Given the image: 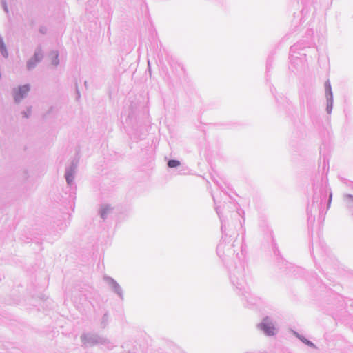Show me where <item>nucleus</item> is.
<instances>
[{
    "label": "nucleus",
    "instance_id": "obj_5",
    "mask_svg": "<svg viewBox=\"0 0 353 353\" xmlns=\"http://www.w3.org/2000/svg\"><path fill=\"white\" fill-rule=\"evenodd\" d=\"M28 90H29V87L27 85H23V92H25L26 91H28Z\"/></svg>",
    "mask_w": 353,
    "mask_h": 353
},
{
    "label": "nucleus",
    "instance_id": "obj_2",
    "mask_svg": "<svg viewBox=\"0 0 353 353\" xmlns=\"http://www.w3.org/2000/svg\"><path fill=\"white\" fill-rule=\"evenodd\" d=\"M14 101L17 103H19L21 99L22 98V90L21 88H19L14 92Z\"/></svg>",
    "mask_w": 353,
    "mask_h": 353
},
{
    "label": "nucleus",
    "instance_id": "obj_4",
    "mask_svg": "<svg viewBox=\"0 0 353 353\" xmlns=\"http://www.w3.org/2000/svg\"><path fill=\"white\" fill-rule=\"evenodd\" d=\"M0 48H1L2 54L3 55H7L6 50H5V48H4V46H3L2 42H0Z\"/></svg>",
    "mask_w": 353,
    "mask_h": 353
},
{
    "label": "nucleus",
    "instance_id": "obj_1",
    "mask_svg": "<svg viewBox=\"0 0 353 353\" xmlns=\"http://www.w3.org/2000/svg\"><path fill=\"white\" fill-rule=\"evenodd\" d=\"M260 328L269 336L274 334L275 327L273 323L270 321L268 318L263 319V322L260 324Z\"/></svg>",
    "mask_w": 353,
    "mask_h": 353
},
{
    "label": "nucleus",
    "instance_id": "obj_3",
    "mask_svg": "<svg viewBox=\"0 0 353 353\" xmlns=\"http://www.w3.org/2000/svg\"><path fill=\"white\" fill-rule=\"evenodd\" d=\"M180 165V163L179 161L176 160H170L168 163V165L170 168H176Z\"/></svg>",
    "mask_w": 353,
    "mask_h": 353
},
{
    "label": "nucleus",
    "instance_id": "obj_8",
    "mask_svg": "<svg viewBox=\"0 0 353 353\" xmlns=\"http://www.w3.org/2000/svg\"><path fill=\"white\" fill-rule=\"evenodd\" d=\"M35 59H37V61H39V59L37 58V55H35Z\"/></svg>",
    "mask_w": 353,
    "mask_h": 353
},
{
    "label": "nucleus",
    "instance_id": "obj_6",
    "mask_svg": "<svg viewBox=\"0 0 353 353\" xmlns=\"http://www.w3.org/2000/svg\"><path fill=\"white\" fill-rule=\"evenodd\" d=\"M67 181H68V183H70V182H71V178H70V176H69L67 177Z\"/></svg>",
    "mask_w": 353,
    "mask_h": 353
},
{
    "label": "nucleus",
    "instance_id": "obj_7",
    "mask_svg": "<svg viewBox=\"0 0 353 353\" xmlns=\"http://www.w3.org/2000/svg\"><path fill=\"white\" fill-rule=\"evenodd\" d=\"M28 67L29 68H31L32 65H31V63H28Z\"/></svg>",
    "mask_w": 353,
    "mask_h": 353
}]
</instances>
